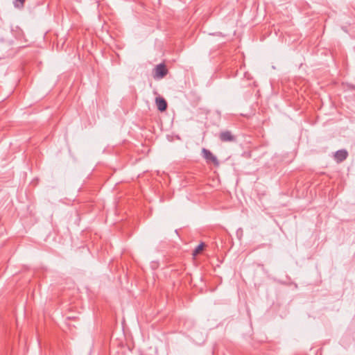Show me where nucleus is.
Returning <instances> with one entry per match:
<instances>
[{
  "instance_id": "nucleus-1",
  "label": "nucleus",
  "mask_w": 355,
  "mask_h": 355,
  "mask_svg": "<svg viewBox=\"0 0 355 355\" xmlns=\"http://www.w3.org/2000/svg\"><path fill=\"white\" fill-rule=\"evenodd\" d=\"M168 69L164 64H157L154 69L153 78L155 79H161L166 76Z\"/></svg>"
},
{
  "instance_id": "nucleus-2",
  "label": "nucleus",
  "mask_w": 355,
  "mask_h": 355,
  "mask_svg": "<svg viewBox=\"0 0 355 355\" xmlns=\"http://www.w3.org/2000/svg\"><path fill=\"white\" fill-rule=\"evenodd\" d=\"M202 155L206 162L209 164L212 163L216 166H219V162L217 157L209 150L206 148L202 149Z\"/></svg>"
},
{
  "instance_id": "nucleus-3",
  "label": "nucleus",
  "mask_w": 355,
  "mask_h": 355,
  "mask_svg": "<svg viewBox=\"0 0 355 355\" xmlns=\"http://www.w3.org/2000/svg\"><path fill=\"white\" fill-rule=\"evenodd\" d=\"M219 139L223 142H233L236 141V136L231 131L225 130L220 132Z\"/></svg>"
},
{
  "instance_id": "nucleus-4",
  "label": "nucleus",
  "mask_w": 355,
  "mask_h": 355,
  "mask_svg": "<svg viewBox=\"0 0 355 355\" xmlns=\"http://www.w3.org/2000/svg\"><path fill=\"white\" fill-rule=\"evenodd\" d=\"M347 151L345 149H342L335 153L334 158L337 161V162H342L347 159Z\"/></svg>"
},
{
  "instance_id": "nucleus-5",
  "label": "nucleus",
  "mask_w": 355,
  "mask_h": 355,
  "mask_svg": "<svg viewBox=\"0 0 355 355\" xmlns=\"http://www.w3.org/2000/svg\"><path fill=\"white\" fill-rule=\"evenodd\" d=\"M155 103L157 107V109L160 112H164L167 109V102L166 101L162 98V97H157L155 98Z\"/></svg>"
},
{
  "instance_id": "nucleus-6",
  "label": "nucleus",
  "mask_w": 355,
  "mask_h": 355,
  "mask_svg": "<svg viewBox=\"0 0 355 355\" xmlns=\"http://www.w3.org/2000/svg\"><path fill=\"white\" fill-rule=\"evenodd\" d=\"M204 247H205V243H201L200 244H199L196 248L195 250H193V253H192V255L193 257H196L197 256L198 254H200L204 249Z\"/></svg>"
},
{
  "instance_id": "nucleus-7",
  "label": "nucleus",
  "mask_w": 355,
  "mask_h": 355,
  "mask_svg": "<svg viewBox=\"0 0 355 355\" xmlns=\"http://www.w3.org/2000/svg\"><path fill=\"white\" fill-rule=\"evenodd\" d=\"M26 0H15L14 6L17 8H21L24 7V4Z\"/></svg>"
}]
</instances>
